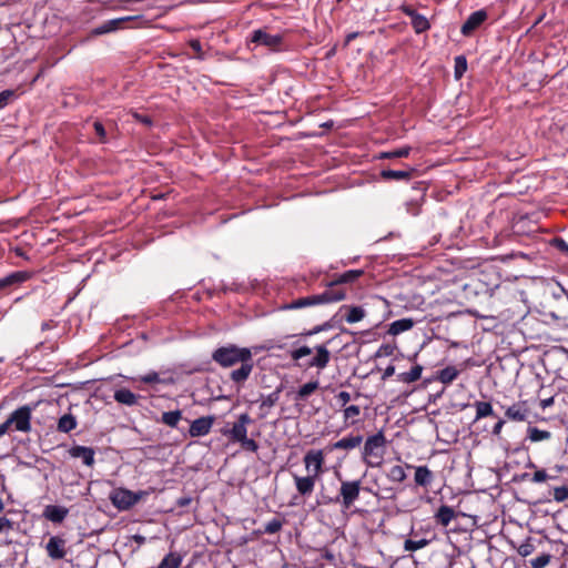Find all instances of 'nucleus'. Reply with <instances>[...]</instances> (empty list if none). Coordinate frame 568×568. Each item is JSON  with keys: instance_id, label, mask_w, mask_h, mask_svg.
Wrapping results in <instances>:
<instances>
[{"instance_id": "nucleus-11", "label": "nucleus", "mask_w": 568, "mask_h": 568, "mask_svg": "<svg viewBox=\"0 0 568 568\" xmlns=\"http://www.w3.org/2000/svg\"><path fill=\"white\" fill-rule=\"evenodd\" d=\"M400 11L405 16L410 18V24L416 33H423L430 28V23H429L428 19L425 16L419 14L410 6H406V4L402 6Z\"/></svg>"}, {"instance_id": "nucleus-8", "label": "nucleus", "mask_w": 568, "mask_h": 568, "mask_svg": "<svg viewBox=\"0 0 568 568\" xmlns=\"http://www.w3.org/2000/svg\"><path fill=\"white\" fill-rule=\"evenodd\" d=\"M307 475L320 478L324 473L325 454L323 449H310L303 457Z\"/></svg>"}, {"instance_id": "nucleus-51", "label": "nucleus", "mask_w": 568, "mask_h": 568, "mask_svg": "<svg viewBox=\"0 0 568 568\" xmlns=\"http://www.w3.org/2000/svg\"><path fill=\"white\" fill-rule=\"evenodd\" d=\"M395 351V346L390 344H382L375 353V357H387L392 356Z\"/></svg>"}, {"instance_id": "nucleus-18", "label": "nucleus", "mask_w": 568, "mask_h": 568, "mask_svg": "<svg viewBox=\"0 0 568 568\" xmlns=\"http://www.w3.org/2000/svg\"><path fill=\"white\" fill-rule=\"evenodd\" d=\"M363 442L362 435H347L331 445V450H353Z\"/></svg>"}, {"instance_id": "nucleus-6", "label": "nucleus", "mask_w": 568, "mask_h": 568, "mask_svg": "<svg viewBox=\"0 0 568 568\" xmlns=\"http://www.w3.org/2000/svg\"><path fill=\"white\" fill-rule=\"evenodd\" d=\"M361 490L362 481L359 479L341 480L337 504L341 505L343 510H348L359 498Z\"/></svg>"}, {"instance_id": "nucleus-24", "label": "nucleus", "mask_w": 568, "mask_h": 568, "mask_svg": "<svg viewBox=\"0 0 568 568\" xmlns=\"http://www.w3.org/2000/svg\"><path fill=\"white\" fill-rule=\"evenodd\" d=\"M31 277V274L27 271H17L8 274L0 278V288L11 286L14 284L23 283Z\"/></svg>"}, {"instance_id": "nucleus-5", "label": "nucleus", "mask_w": 568, "mask_h": 568, "mask_svg": "<svg viewBox=\"0 0 568 568\" xmlns=\"http://www.w3.org/2000/svg\"><path fill=\"white\" fill-rule=\"evenodd\" d=\"M148 495L149 491L146 490L132 491L128 488L120 487L110 493L109 499L118 510L124 511L132 508Z\"/></svg>"}, {"instance_id": "nucleus-48", "label": "nucleus", "mask_w": 568, "mask_h": 568, "mask_svg": "<svg viewBox=\"0 0 568 568\" xmlns=\"http://www.w3.org/2000/svg\"><path fill=\"white\" fill-rule=\"evenodd\" d=\"M535 550V546L534 544L530 541V539H527L525 540L524 542H521L518 548H517V552L521 556V557H527L529 555H531Z\"/></svg>"}, {"instance_id": "nucleus-53", "label": "nucleus", "mask_w": 568, "mask_h": 568, "mask_svg": "<svg viewBox=\"0 0 568 568\" xmlns=\"http://www.w3.org/2000/svg\"><path fill=\"white\" fill-rule=\"evenodd\" d=\"M331 327H332V325L328 322H325V323H323L321 325L314 326L312 329H310V331H307L305 333H302L301 335L302 336H313V335L318 334V333H321L323 331H327Z\"/></svg>"}, {"instance_id": "nucleus-44", "label": "nucleus", "mask_w": 568, "mask_h": 568, "mask_svg": "<svg viewBox=\"0 0 568 568\" xmlns=\"http://www.w3.org/2000/svg\"><path fill=\"white\" fill-rule=\"evenodd\" d=\"M429 544V540L426 538L420 539H406L404 542V549L406 551H417L419 549H423Z\"/></svg>"}, {"instance_id": "nucleus-19", "label": "nucleus", "mask_w": 568, "mask_h": 568, "mask_svg": "<svg viewBox=\"0 0 568 568\" xmlns=\"http://www.w3.org/2000/svg\"><path fill=\"white\" fill-rule=\"evenodd\" d=\"M406 468L415 469L414 480L417 486L428 487L433 483L434 475H433V471L427 466H413V465L406 464Z\"/></svg>"}, {"instance_id": "nucleus-43", "label": "nucleus", "mask_w": 568, "mask_h": 568, "mask_svg": "<svg viewBox=\"0 0 568 568\" xmlns=\"http://www.w3.org/2000/svg\"><path fill=\"white\" fill-rule=\"evenodd\" d=\"M318 387H320L318 381L308 382V383L302 385L296 393V399H305L312 393H314Z\"/></svg>"}, {"instance_id": "nucleus-42", "label": "nucleus", "mask_w": 568, "mask_h": 568, "mask_svg": "<svg viewBox=\"0 0 568 568\" xmlns=\"http://www.w3.org/2000/svg\"><path fill=\"white\" fill-rule=\"evenodd\" d=\"M135 382H141L144 384H168V381L161 378L160 374L154 371H150L144 375H140L134 378Z\"/></svg>"}, {"instance_id": "nucleus-13", "label": "nucleus", "mask_w": 568, "mask_h": 568, "mask_svg": "<svg viewBox=\"0 0 568 568\" xmlns=\"http://www.w3.org/2000/svg\"><path fill=\"white\" fill-rule=\"evenodd\" d=\"M338 489L335 483L328 486L321 485L316 494V504L318 506L337 505Z\"/></svg>"}, {"instance_id": "nucleus-22", "label": "nucleus", "mask_w": 568, "mask_h": 568, "mask_svg": "<svg viewBox=\"0 0 568 568\" xmlns=\"http://www.w3.org/2000/svg\"><path fill=\"white\" fill-rule=\"evenodd\" d=\"M529 414V409L526 405V402H518L511 406H509L505 415L508 419L514 422H524L527 419Z\"/></svg>"}, {"instance_id": "nucleus-39", "label": "nucleus", "mask_w": 568, "mask_h": 568, "mask_svg": "<svg viewBox=\"0 0 568 568\" xmlns=\"http://www.w3.org/2000/svg\"><path fill=\"white\" fill-rule=\"evenodd\" d=\"M528 439L532 443H538L542 440H548L551 437V433L548 430H542L534 426H529L527 429Z\"/></svg>"}, {"instance_id": "nucleus-7", "label": "nucleus", "mask_w": 568, "mask_h": 568, "mask_svg": "<svg viewBox=\"0 0 568 568\" xmlns=\"http://www.w3.org/2000/svg\"><path fill=\"white\" fill-rule=\"evenodd\" d=\"M37 407L34 405H23L17 409H14L9 418V423L14 426L17 432L29 433L31 430V417L32 412Z\"/></svg>"}, {"instance_id": "nucleus-2", "label": "nucleus", "mask_w": 568, "mask_h": 568, "mask_svg": "<svg viewBox=\"0 0 568 568\" xmlns=\"http://www.w3.org/2000/svg\"><path fill=\"white\" fill-rule=\"evenodd\" d=\"M386 437L383 430L366 437L362 448V460L367 467H379L383 464Z\"/></svg>"}, {"instance_id": "nucleus-1", "label": "nucleus", "mask_w": 568, "mask_h": 568, "mask_svg": "<svg viewBox=\"0 0 568 568\" xmlns=\"http://www.w3.org/2000/svg\"><path fill=\"white\" fill-rule=\"evenodd\" d=\"M253 419L247 413H242L237 416L231 427L223 428L222 435L227 437L232 443H239L244 450L257 453L260 446L253 438L247 437V426L252 424Z\"/></svg>"}, {"instance_id": "nucleus-63", "label": "nucleus", "mask_w": 568, "mask_h": 568, "mask_svg": "<svg viewBox=\"0 0 568 568\" xmlns=\"http://www.w3.org/2000/svg\"><path fill=\"white\" fill-rule=\"evenodd\" d=\"M11 426V423H9V418H7L3 423L0 424V437H2Z\"/></svg>"}, {"instance_id": "nucleus-54", "label": "nucleus", "mask_w": 568, "mask_h": 568, "mask_svg": "<svg viewBox=\"0 0 568 568\" xmlns=\"http://www.w3.org/2000/svg\"><path fill=\"white\" fill-rule=\"evenodd\" d=\"M93 129L95 134L99 136L100 142L104 143L106 141V132L103 124L100 121H95L93 123Z\"/></svg>"}, {"instance_id": "nucleus-14", "label": "nucleus", "mask_w": 568, "mask_h": 568, "mask_svg": "<svg viewBox=\"0 0 568 568\" xmlns=\"http://www.w3.org/2000/svg\"><path fill=\"white\" fill-rule=\"evenodd\" d=\"M487 19V12L484 9L471 12L464 24L460 32L465 37H469L476 29H478Z\"/></svg>"}, {"instance_id": "nucleus-38", "label": "nucleus", "mask_w": 568, "mask_h": 568, "mask_svg": "<svg viewBox=\"0 0 568 568\" xmlns=\"http://www.w3.org/2000/svg\"><path fill=\"white\" fill-rule=\"evenodd\" d=\"M476 409L475 420L491 416L494 414L493 406L489 402L477 400L474 403Z\"/></svg>"}, {"instance_id": "nucleus-16", "label": "nucleus", "mask_w": 568, "mask_h": 568, "mask_svg": "<svg viewBox=\"0 0 568 568\" xmlns=\"http://www.w3.org/2000/svg\"><path fill=\"white\" fill-rule=\"evenodd\" d=\"M293 479L297 493L302 496H310L313 493L318 478L312 475H293Z\"/></svg>"}, {"instance_id": "nucleus-31", "label": "nucleus", "mask_w": 568, "mask_h": 568, "mask_svg": "<svg viewBox=\"0 0 568 568\" xmlns=\"http://www.w3.org/2000/svg\"><path fill=\"white\" fill-rule=\"evenodd\" d=\"M455 518V511L447 505H442L435 514V519L438 524L446 527Z\"/></svg>"}, {"instance_id": "nucleus-52", "label": "nucleus", "mask_w": 568, "mask_h": 568, "mask_svg": "<svg viewBox=\"0 0 568 568\" xmlns=\"http://www.w3.org/2000/svg\"><path fill=\"white\" fill-rule=\"evenodd\" d=\"M550 478H554V477L549 476L545 469H538L534 473L530 480L535 484H540Z\"/></svg>"}, {"instance_id": "nucleus-17", "label": "nucleus", "mask_w": 568, "mask_h": 568, "mask_svg": "<svg viewBox=\"0 0 568 568\" xmlns=\"http://www.w3.org/2000/svg\"><path fill=\"white\" fill-rule=\"evenodd\" d=\"M68 453L70 457L81 459L83 465L88 467H91L94 464L95 452L91 447L74 445Z\"/></svg>"}, {"instance_id": "nucleus-47", "label": "nucleus", "mask_w": 568, "mask_h": 568, "mask_svg": "<svg viewBox=\"0 0 568 568\" xmlns=\"http://www.w3.org/2000/svg\"><path fill=\"white\" fill-rule=\"evenodd\" d=\"M467 70V60L464 55H457L455 58V78L460 79Z\"/></svg>"}, {"instance_id": "nucleus-35", "label": "nucleus", "mask_w": 568, "mask_h": 568, "mask_svg": "<svg viewBox=\"0 0 568 568\" xmlns=\"http://www.w3.org/2000/svg\"><path fill=\"white\" fill-rule=\"evenodd\" d=\"M182 562V556L176 551H170L160 561L158 568H179Z\"/></svg>"}, {"instance_id": "nucleus-55", "label": "nucleus", "mask_w": 568, "mask_h": 568, "mask_svg": "<svg viewBox=\"0 0 568 568\" xmlns=\"http://www.w3.org/2000/svg\"><path fill=\"white\" fill-rule=\"evenodd\" d=\"M337 403L341 405V407H346L347 404L351 402V394L346 390H341L336 396H335Z\"/></svg>"}, {"instance_id": "nucleus-57", "label": "nucleus", "mask_w": 568, "mask_h": 568, "mask_svg": "<svg viewBox=\"0 0 568 568\" xmlns=\"http://www.w3.org/2000/svg\"><path fill=\"white\" fill-rule=\"evenodd\" d=\"M552 244L561 253L568 255V243L564 239L556 237V239H554Z\"/></svg>"}, {"instance_id": "nucleus-26", "label": "nucleus", "mask_w": 568, "mask_h": 568, "mask_svg": "<svg viewBox=\"0 0 568 568\" xmlns=\"http://www.w3.org/2000/svg\"><path fill=\"white\" fill-rule=\"evenodd\" d=\"M114 399L126 406H134L138 404L139 396L128 388H119L114 392Z\"/></svg>"}, {"instance_id": "nucleus-15", "label": "nucleus", "mask_w": 568, "mask_h": 568, "mask_svg": "<svg viewBox=\"0 0 568 568\" xmlns=\"http://www.w3.org/2000/svg\"><path fill=\"white\" fill-rule=\"evenodd\" d=\"M327 344H329V342L326 344L316 345L314 347L316 355L308 361V368L315 367L317 369H324L328 365L331 361V353L328 351Z\"/></svg>"}, {"instance_id": "nucleus-4", "label": "nucleus", "mask_w": 568, "mask_h": 568, "mask_svg": "<svg viewBox=\"0 0 568 568\" xmlns=\"http://www.w3.org/2000/svg\"><path fill=\"white\" fill-rule=\"evenodd\" d=\"M253 354L247 347H239L234 344L221 346L212 353V359L222 367H231L246 359H252Z\"/></svg>"}, {"instance_id": "nucleus-28", "label": "nucleus", "mask_w": 568, "mask_h": 568, "mask_svg": "<svg viewBox=\"0 0 568 568\" xmlns=\"http://www.w3.org/2000/svg\"><path fill=\"white\" fill-rule=\"evenodd\" d=\"M281 392H282V388L278 387V388H276L275 390H273L272 393H270L267 395H261V397H260V408L268 410L270 408L274 407L277 404V402L280 400ZM266 415H267V412H265L262 415V417H264Z\"/></svg>"}, {"instance_id": "nucleus-36", "label": "nucleus", "mask_w": 568, "mask_h": 568, "mask_svg": "<svg viewBox=\"0 0 568 568\" xmlns=\"http://www.w3.org/2000/svg\"><path fill=\"white\" fill-rule=\"evenodd\" d=\"M344 422L347 426H352L358 422L357 417L361 415V407L358 405H349L343 409Z\"/></svg>"}, {"instance_id": "nucleus-3", "label": "nucleus", "mask_w": 568, "mask_h": 568, "mask_svg": "<svg viewBox=\"0 0 568 568\" xmlns=\"http://www.w3.org/2000/svg\"><path fill=\"white\" fill-rule=\"evenodd\" d=\"M346 292L344 290H326L321 294L310 295L297 298L283 306V310H300L304 307L336 303L345 300Z\"/></svg>"}, {"instance_id": "nucleus-59", "label": "nucleus", "mask_w": 568, "mask_h": 568, "mask_svg": "<svg viewBox=\"0 0 568 568\" xmlns=\"http://www.w3.org/2000/svg\"><path fill=\"white\" fill-rule=\"evenodd\" d=\"M133 116H134L138 121L142 122V123H143V124H145V125H151V124H152V120H151L148 115H142V114H139V113L134 112V113H133Z\"/></svg>"}, {"instance_id": "nucleus-25", "label": "nucleus", "mask_w": 568, "mask_h": 568, "mask_svg": "<svg viewBox=\"0 0 568 568\" xmlns=\"http://www.w3.org/2000/svg\"><path fill=\"white\" fill-rule=\"evenodd\" d=\"M414 325L415 322L408 317L396 320L389 324L387 333L396 336L412 329Z\"/></svg>"}, {"instance_id": "nucleus-50", "label": "nucleus", "mask_w": 568, "mask_h": 568, "mask_svg": "<svg viewBox=\"0 0 568 568\" xmlns=\"http://www.w3.org/2000/svg\"><path fill=\"white\" fill-rule=\"evenodd\" d=\"M551 556L549 554H541L540 556L534 558L531 560V567L532 568H545L549 561Z\"/></svg>"}, {"instance_id": "nucleus-56", "label": "nucleus", "mask_w": 568, "mask_h": 568, "mask_svg": "<svg viewBox=\"0 0 568 568\" xmlns=\"http://www.w3.org/2000/svg\"><path fill=\"white\" fill-rule=\"evenodd\" d=\"M14 95L12 90H3L0 92V110L8 105L9 100Z\"/></svg>"}, {"instance_id": "nucleus-12", "label": "nucleus", "mask_w": 568, "mask_h": 568, "mask_svg": "<svg viewBox=\"0 0 568 568\" xmlns=\"http://www.w3.org/2000/svg\"><path fill=\"white\" fill-rule=\"evenodd\" d=\"M215 422V417L213 415L202 416L194 419L189 428V434L191 437H202L207 435L211 432V428Z\"/></svg>"}, {"instance_id": "nucleus-45", "label": "nucleus", "mask_w": 568, "mask_h": 568, "mask_svg": "<svg viewBox=\"0 0 568 568\" xmlns=\"http://www.w3.org/2000/svg\"><path fill=\"white\" fill-rule=\"evenodd\" d=\"M410 151H412V148L406 145V146L398 148L394 151L382 152L379 154V159L406 158L409 155Z\"/></svg>"}, {"instance_id": "nucleus-10", "label": "nucleus", "mask_w": 568, "mask_h": 568, "mask_svg": "<svg viewBox=\"0 0 568 568\" xmlns=\"http://www.w3.org/2000/svg\"><path fill=\"white\" fill-rule=\"evenodd\" d=\"M251 41L258 45H264L268 49L277 50L283 42V37L280 33L271 34L263 29H257L252 32Z\"/></svg>"}, {"instance_id": "nucleus-61", "label": "nucleus", "mask_w": 568, "mask_h": 568, "mask_svg": "<svg viewBox=\"0 0 568 568\" xmlns=\"http://www.w3.org/2000/svg\"><path fill=\"white\" fill-rule=\"evenodd\" d=\"M191 501H192V498H191V497H189V496H184V497H181V498H179V499L176 500V505H178L179 507H186V506H189V505L191 504Z\"/></svg>"}, {"instance_id": "nucleus-60", "label": "nucleus", "mask_w": 568, "mask_h": 568, "mask_svg": "<svg viewBox=\"0 0 568 568\" xmlns=\"http://www.w3.org/2000/svg\"><path fill=\"white\" fill-rule=\"evenodd\" d=\"M504 425H505V420H504V419H499V420L494 425V427H493V430H491L493 435H495V436L500 435V433H501V429H503V426H504Z\"/></svg>"}, {"instance_id": "nucleus-37", "label": "nucleus", "mask_w": 568, "mask_h": 568, "mask_svg": "<svg viewBox=\"0 0 568 568\" xmlns=\"http://www.w3.org/2000/svg\"><path fill=\"white\" fill-rule=\"evenodd\" d=\"M405 468H406V466L404 467L400 465H395V466L390 467L386 474L388 480L392 483H397V484L403 483L407 477Z\"/></svg>"}, {"instance_id": "nucleus-33", "label": "nucleus", "mask_w": 568, "mask_h": 568, "mask_svg": "<svg viewBox=\"0 0 568 568\" xmlns=\"http://www.w3.org/2000/svg\"><path fill=\"white\" fill-rule=\"evenodd\" d=\"M363 274L362 270H349L338 275L334 281L328 284V287H332L337 284L352 283L357 280ZM332 290V288H328Z\"/></svg>"}, {"instance_id": "nucleus-30", "label": "nucleus", "mask_w": 568, "mask_h": 568, "mask_svg": "<svg viewBox=\"0 0 568 568\" xmlns=\"http://www.w3.org/2000/svg\"><path fill=\"white\" fill-rule=\"evenodd\" d=\"M414 169L409 170H390V169H384L381 171V176L384 180H409L412 176V173L414 172Z\"/></svg>"}, {"instance_id": "nucleus-41", "label": "nucleus", "mask_w": 568, "mask_h": 568, "mask_svg": "<svg viewBox=\"0 0 568 568\" xmlns=\"http://www.w3.org/2000/svg\"><path fill=\"white\" fill-rule=\"evenodd\" d=\"M283 524H284L283 519L275 517V518L271 519L270 521H267L264 525L263 529H258L255 532L258 535L260 534H268V535L276 534L282 529Z\"/></svg>"}, {"instance_id": "nucleus-21", "label": "nucleus", "mask_w": 568, "mask_h": 568, "mask_svg": "<svg viewBox=\"0 0 568 568\" xmlns=\"http://www.w3.org/2000/svg\"><path fill=\"white\" fill-rule=\"evenodd\" d=\"M65 541L62 538L52 536L47 542L48 556L52 559H62L65 556Z\"/></svg>"}, {"instance_id": "nucleus-62", "label": "nucleus", "mask_w": 568, "mask_h": 568, "mask_svg": "<svg viewBox=\"0 0 568 568\" xmlns=\"http://www.w3.org/2000/svg\"><path fill=\"white\" fill-rule=\"evenodd\" d=\"M554 403H555V398L552 396L548 397V398H544V399L540 400V407L542 409H546V408L552 406Z\"/></svg>"}, {"instance_id": "nucleus-23", "label": "nucleus", "mask_w": 568, "mask_h": 568, "mask_svg": "<svg viewBox=\"0 0 568 568\" xmlns=\"http://www.w3.org/2000/svg\"><path fill=\"white\" fill-rule=\"evenodd\" d=\"M252 371H253L252 359H246L244 362H241V366L231 372V379L234 383H243L250 377Z\"/></svg>"}, {"instance_id": "nucleus-27", "label": "nucleus", "mask_w": 568, "mask_h": 568, "mask_svg": "<svg viewBox=\"0 0 568 568\" xmlns=\"http://www.w3.org/2000/svg\"><path fill=\"white\" fill-rule=\"evenodd\" d=\"M424 367L419 364L414 365L409 371L397 374V381L404 384H410L422 377Z\"/></svg>"}, {"instance_id": "nucleus-40", "label": "nucleus", "mask_w": 568, "mask_h": 568, "mask_svg": "<svg viewBox=\"0 0 568 568\" xmlns=\"http://www.w3.org/2000/svg\"><path fill=\"white\" fill-rule=\"evenodd\" d=\"M182 418V412L180 409L164 412L161 417V422L169 427L175 428Z\"/></svg>"}, {"instance_id": "nucleus-34", "label": "nucleus", "mask_w": 568, "mask_h": 568, "mask_svg": "<svg viewBox=\"0 0 568 568\" xmlns=\"http://www.w3.org/2000/svg\"><path fill=\"white\" fill-rule=\"evenodd\" d=\"M78 425L77 418L72 414H65L61 416L58 420L57 429L60 433H70Z\"/></svg>"}, {"instance_id": "nucleus-9", "label": "nucleus", "mask_w": 568, "mask_h": 568, "mask_svg": "<svg viewBox=\"0 0 568 568\" xmlns=\"http://www.w3.org/2000/svg\"><path fill=\"white\" fill-rule=\"evenodd\" d=\"M141 16H126V17H120L115 19L108 20L100 26L92 29L91 34L94 37L111 33L114 31H118L119 29L123 28V24L129 21H134L141 19Z\"/></svg>"}, {"instance_id": "nucleus-46", "label": "nucleus", "mask_w": 568, "mask_h": 568, "mask_svg": "<svg viewBox=\"0 0 568 568\" xmlns=\"http://www.w3.org/2000/svg\"><path fill=\"white\" fill-rule=\"evenodd\" d=\"M312 351L313 349L311 347H308L307 345H302V346L291 349L288 352V355L292 361L298 362L303 357L311 355Z\"/></svg>"}, {"instance_id": "nucleus-20", "label": "nucleus", "mask_w": 568, "mask_h": 568, "mask_svg": "<svg viewBox=\"0 0 568 568\" xmlns=\"http://www.w3.org/2000/svg\"><path fill=\"white\" fill-rule=\"evenodd\" d=\"M69 514V509L64 506L48 505L44 507L43 517L54 524L62 523Z\"/></svg>"}, {"instance_id": "nucleus-58", "label": "nucleus", "mask_w": 568, "mask_h": 568, "mask_svg": "<svg viewBox=\"0 0 568 568\" xmlns=\"http://www.w3.org/2000/svg\"><path fill=\"white\" fill-rule=\"evenodd\" d=\"M12 521L6 517H0V532L9 531L12 529Z\"/></svg>"}, {"instance_id": "nucleus-29", "label": "nucleus", "mask_w": 568, "mask_h": 568, "mask_svg": "<svg viewBox=\"0 0 568 568\" xmlns=\"http://www.w3.org/2000/svg\"><path fill=\"white\" fill-rule=\"evenodd\" d=\"M341 311H347L345 321L349 324L361 322L366 316V312L362 306L343 305Z\"/></svg>"}, {"instance_id": "nucleus-64", "label": "nucleus", "mask_w": 568, "mask_h": 568, "mask_svg": "<svg viewBox=\"0 0 568 568\" xmlns=\"http://www.w3.org/2000/svg\"><path fill=\"white\" fill-rule=\"evenodd\" d=\"M394 373H395V366H393V365H388V366L385 368L384 373H383V379H386V378H388V377L393 376V375H394Z\"/></svg>"}, {"instance_id": "nucleus-32", "label": "nucleus", "mask_w": 568, "mask_h": 568, "mask_svg": "<svg viewBox=\"0 0 568 568\" xmlns=\"http://www.w3.org/2000/svg\"><path fill=\"white\" fill-rule=\"evenodd\" d=\"M459 375V371L455 366H446L437 372V381L442 384H450Z\"/></svg>"}, {"instance_id": "nucleus-49", "label": "nucleus", "mask_w": 568, "mask_h": 568, "mask_svg": "<svg viewBox=\"0 0 568 568\" xmlns=\"http://www.w3.org/2000/svg\"><path fill=\"white\" fill-rule=\"evenodd\" d=\"M554 500L562 503L568 499V486L555 487L552 493Z\"/></svg>"}]
</instances>
